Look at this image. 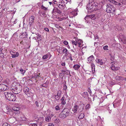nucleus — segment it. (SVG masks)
<instances>
[{
  "label": "nucleus",
  "instance_id": "nucleus-1",
  "mask_svg": "<svg viewBox=\"0 0 126 126\" xmlns=\"http://www.w3.org/2000/svg\"><path fill=\"white\" fill-rule=\"evenodd\" d=\"M53 6H57L61 9H63L65 7L64 2L63 0H54Z\"/></svg>",
  "mask_w": 126,
  "mask_h": 126
},
{
  "label": "nucleus",
  "instance_id": "nucleus-2",
  "mask_svg": "<svg viewBox=\"0 0 126 126\" xmlns=\"http://www.w3.org/2000/svg\"><path fill=\"white\" fill-rule=\"evenodd\" d=\"M4 95L7 100L12 101H14L16 100V97L10 92H6L4 93Z\"/></svg>",
  "mask_w": 126,
  "mask_h": 126
},
{
  "label": "nucleus",
  "instance_id": "nucleus-3",
  "mask_svg": "<svg viewBox=\"0 0 126 126\" xmlns=\"http://www.w3.org/2000/svg\"><path fill=\"white\" fill-rule=\"evenodd\" d=\"M98 3L97 2L89 3L87 6L86 8L91 10L92 11L97 10L98 9Z\"/></svg>",
  "mask_w": 126,
  "mask_h": 126
},
{
  "label": "nucleus",
  "instance_id": "nucleus-4",
  "mask_svg": "<svg viewBox=\"0 0 126 126\" xmlns=\"http://www.w3.org/2000/svg\"><path fill=\"white\" fill-rule=\"evenodd\" d=\"M22 90V86L20 85H16L12 87L11 90L13 93L17 94L20 93Z\"/></svg>",
  "mask_w": 126,
  "mask_h": 126
},
{
  "label": "nucleus",
  "instance_id": "nucleus-5",
  "mask_svg": "<svg viewBox=\"0 0 126 126\" xmlns=\"http://www.w3.org/2000/svg\"><path fill=\"white\" fill-rule=\"evenodd\" d=\"M107 8L106 9V12L108 13H113L115 10L114 8L112 5H111L109 3L107 4Z\"/></svg>",
  "mask_w": 126,
  "mask_h": 126
},
{
  "label": "nucleus",
  "instance_id": "nucleus-6",
  "mask_svg": "<svg viewBox=\"0 0 126 126\" xmlns=\"http://www.w3.org/2000/svg\"><path fill=\"white\" fill-rule=\"evenodd\" d=\"M6 109L8 110V111L6 112V113L7 114H12V111L14 110L16 111H18L19 109V108L16 107H14L12 108L13 110L9 109L8 107H7L6 108Z\"/></svg>",
  "mask_w": 126,
  "mask_h": 126
},
{
  "label": "nucleus",
  "instance_id": "nucleus-7",
  "mask_svg": "<svg viewBox=\"0 0 126 126\" xmlns=\"http://www.w3.org/2000/svg\"><path fill=\"white\" fill-rule=\"evenodd\" d=\"M9 89L8 85L1 84L0 85V92L7 90Z\"/></svg>",
  "mask_w": 126,
  "mask_h": 126
},
{
  "label": "nucleus",
  "instance_id": "nucleus-8",
  "mask_svg": "<svg viewBox=\"0 0 126 126\" xmlns=\"http://www.w3.org/2000/svg\"><path fill=\"white\" fill-rule=\"evenodd\" d=\"M54 7L52 11V14L53 15L56 14L57 13L60 14L62 12L61 10L58 9L57 7V6H53Z\"/></svg>",
  "mask_w": 126,
  "mask_h": 126
},
{
  "label": "nucleus",
  "instance_id": "nucleus-9",
  "mask_svg": "<svg viewBox=\"0 0 126 126\" xmlns=\"http://www.w3.org/2000/svg\"><path fill=\"white\" fill-rule=\"evenodd\" d=\"M68 113L64 111H63L62 113L60 114L59 116L60 118L63 119L68 115Z\"/></svg>",
  "mask_w": 126,
  "mask_h": 126
},
{
  "label": "nucleus",
  "instance_id": "nucleus-10",
  "mask_svg": "<svg viewBox=\"0 0 126 126\" xmlns=\"http://www.w3.org/2000/svg\"><path fill=\"white\" fill-rule=\"evenodd\" d=\"M115 63L114 61H113L111 62V69L114 71H115L118 70L120 68L119 67H115L113 65L114 63Z\"/></svg>",
  "mask_w": 126,
  "mask_h": 126
},
{
  "label": "nucleus",
  "instance_id": "nucleus-11",
  "mask_svg": "<svg viewBox=\"0 0 126 126\" xmlns=\"http://www.w3.org/2000/svg\"><path fill=\"white\" fill-rule=\"evenodd\" d=\"M7 51L6 49L3 50L2 48H0V56L1 58H3L4 57V55L3 53L5 52H6Z\"/></svg>",
  "mask_w": 126,
  "mask_h": 126
},
{
  "label": "nucleus",
  "instance_id": "nucleus-12",
  "mask_svg": "<svg viewBox=\"0 0 126 126\" xmlns=\"http://www.w3.org/2000/svg\"><path fill=\"white\" fill-rule=\"evenodd\" d=\"M35 19V17L33 16H32L29 18V24L30 26H31L32 23H33L34 20Z\"/></svg>",
  "mask_w": 126,
  "mask_h": 126
},
{
  "label": "nucleus",
  "instance_id": "nucleus-13",
  "mask_svg": "<svg viewBox=\"0 0 126 126\" xmlns=\"http://www.w3.org/2000/svg\"><path fill=\"white\" fill-rule=\"evenodd\" d=\"M77 10H75L72 11L70 12V15L71 16V17L75 16L77 15Z\"/></svg>",
  "mask_w": 126,
  "mask_h": 126
},
{
  "label": "nucleus",
  "instance_id": "nucleus-14",
  "mask_svg": "<svg viewBox=\"0 0 126 126\" xmlns=\"http://www.w3.org/2000/svg\"><path fill=\"white\" fill-rule=\"evenodd\" d=\"M79 108V106L75 105L72 108V111L74 113H76Z\"/></svg>",
  "mask_w": 126,
  "mask_h": 126
},
{
  "label": "nucleus",
  "instance_id": "nucleus-15",
  "mask_svg": "<svg viewBox=\"0 0 126 126\" xmlns=\"http://www.w3.org/2000/svg\"><path fill=\"white\" fill-rule=\"evenodd\" d=\"M44 121V118L43 117L40 118L38 119V123L40 126H42V123Z\"/></svg>",
  "mask_w": 126,
  "mask_h": 126
},
{
  "label": "nucleus",
  "instance_id": "nucleus-16",
  "mask_svg": "<svg viewBox=\"0 0 126 126\" xmlns=\"http://www.w3.org/2000/svg\"><path fill=\"white\" fill-rule=\"evenodd\" d=\"M47 112H50L48 114V115L49 116H50L51 117H52L54 116V114H53V113L52 112H50L49 110H48L47 111H44V114L45 115H47L48 114H47V113L45 114V113H46Z\"/></svg>",
  "mask_w": 126,
  "mask_h": 126
},
{
  "label": "nucleus",
  "instance_id": "nucleus-17",
  "mask_svg": "<svg viewBox=\"0 0 126 126\" xmlns=\"http://www.w3.org/2000/svg\"><path fill=\"white\" fill-rule=\"evenodd\" d=\"M119 37L122 41L125 40L126 39V37H125V36L122 33L119 34Z\"/></svg>",
  "mask_w": 126,
  "mask_h": 126
},
{
  "label": "nucleus",
  "instance_id": "nucleus-18",
  "mask_svg": "<svg viewBox=\"0 0 126 126\" xmlns=\"http://www.w3.org/2000/svg\"><path fill=\"white\" fill-rule=\"evenodd\" d=\"M111 3H113V4L116 5L120 6L121 5V4L120 3L117 2L115 1L114 0H108Z\"/></svg>",
  "mask_w": 126,
  "mask_h": 126
},
{
  "label": "nucleus",
  "instance_id": "nucleus-19",
  "mask_svg": "<svg viewBox=\"0 0 126 126\" xmlns=\"http://www.w3.org/2000/svg\"><path fill=\"white\" fill-rule=\"evenodd\" d=\"M29 88L27 87H25L23 89V91L26 94H29Z\"/></svg>",
  "mask_w": 126,
  "mask_h": 126
},
{
  "label": "nucleus",
  "instance_id": "nucleus-20",
  "mask_svg": "<svg viewBox=\"0 0 126 126\" xmlns=\"http://www.w3.org/2000/svg\"><path fill=\"white\" fill-rule=\"evenodd\" d=\"M27 35L26 32H24L22 33V34L19 35V37L21 38H25L27 37Z\"/></svg>",
  "mask_w": 126,
  "mask_h": 126
},
{
  "label": "nucleus",
  "instance_id": "nucleus-21",
  "mask_svg": "<svg viewBox=\"0 0 126 126\" xmlns=\"http://www.w3.org/2000/svg\"><path fill=\"white\" fill-rule=\"evenodd\" d=\"M88 62L90 63L91 62L93 61L94 60V56L93 55H91L88 58Z\"/></svg>",
  "mask_w": 126,
  "mask_h": 126
},
{
  "label": "nucleus",
  "instance_id": "nucleus-22",
  "mask_svg": "<svg viewBox=\"0 0 126 126\" xmlns=\"http://www.w3.org/2000/svg\"><path fill=\"white\" fill-rule=\"evenodd\" d=\"M95 61L97 63L101 65H102L103 64V62H102L101 59H96L95 60Z\"/></svg>",
  "mask_w": 126,
  "mask_h": 126
},
{
  "label": "nucleus",
  "instance_id": "nucleus-23",
  "mask_svg": "<svg viewBox=\"0 0 126 126\" xmlns=\"http://www.w3.org/2000/svg\"><path fill=\"white\" fill-rule=\"evenodd\" d=\"M80 67V65L78 64H75L73 66V68L75 70L78 71Z\"/></svg>",
  "mask_w": 126,
  "mask_h": 126
},
{
  "label": "nucleus",
  "instance_id": "nucleus-24",
  "mask_svg": "<svg viewBox=\"0 0 126 126\" xmlns=\"http://www.w3.org/2000/svg\"><path fill=\"white\" fill-rule=\"evenodd\" d=\"M83 41L81 40H79L78 41H77V46L79 47H81L80 45L82 43Z\"/></svg>",
  "mask_w": 126,
  "mask_h": 126
},
{
  "label": "nucleus",
  "instance_id": "nucleus-25",
  "mask_svg": "<svg viewBox=\"0 0 126 126\" xmlns=\"http://www.w3.org/2000/svg\"><path fill=\"white\" fill-rule=\"evenodd\" d=\"M12 57L13 58H15L18 57L19 55V54L17 52L14 53V54H12Z\"/></svg>",
  "mask_w": 126,
  "mask_h": 126
},
{
  "label": "nucleus",
  "instance_id": "nucleus-26",
  "mask_svg": "<svg viewBox=\"0 0 126 126\" xmlns=\"http://www.w3.org/2000/svg\"><path fill=\"white\" fill-rule=\"evenodd\" d=\"M63 50H62V53H65L66 55H67V50L65 48L63 47Z\"/></svg>",
  "mask_w": 126,
  "mask_h": 126
},
{
  "label": "nucleus",
  "instance_id": "nucleus-27",
  "mask_svg": "<svg viewBox=\"0 0 126 126\" xmlns=\"http://www.w3.org/2000/svg\"><path fill=\"white\" fill-rule=\"evenodd\" d=\"M61 100L62 101L61 103L62 104L64 105L66 103L65 100H66L65 99V97L63 96L62 99H61Z\"/></svg>",
  "mask_w": 126,
  "mask_h": 126
},
{
  "label": "nucleus",
  "instance_id": "nucleus-28",
  "mask_svg": "<svg viewBox=\"0 0 126 126\" xmlns=\"http://www.w3.org/2000/svg\"><path fill=\"white\" fill-rule=\"evenodd\" d=\"M51 117L49 116H46L45 117V120L47 122H49L50 120Z\"/></svg>",
  "mask_w": 126,
  "mask_h": 126
},
{
  "label": "nucleus",
  "instance_id": "nucleus-29",
  "mask_svg": "<svg viewBox=\"0 0 126 126\" xmlns=\"http://www.w3.org/2000/svg\"><path fill=\"white\" fill-rule=\"evenodd\" d=\"M84 116V115L83 113H81L79 116L78 118H79L82 119L83 118Z\"/></svg>",
  "mask_w": 126,
  "mask_h": 126
},
{
  "label": "nucleus",
  "instance_id": "nucleus-30",
  "mask_svg": "<svg viewBox=\"0 0 126 126\" xmlns=\"http://www.w3.org/2000/svg\"><path fill=\"white\" fill-rule=\"evenodd\" d=\"M48 84V82L47 81L45 83L42 84V86L45 87H47V85Z\"/></svg>",
  "mask_w": 126,
  "mask_h": 126
},
{
  "label": "nucleus",
  "instance_id": "nucleus-31",
  "mask_svg": "<svg viewBox=\"0 0 126 126\" xmlns=\"http://www.w3.org/2000/svg\"><path fill=\"white\" fill-rule=\"evenodd\" d=\"M20 70L21 72V73L23 75H24V73L26 72L25 70L23 69L22 68L20 69Z\"/></svg>",
  "mask_w": 126,
  "mask_h": 126
},
{
  "label": "nucleus",
  "instance_id": "nucleus-32",
  "mask_svg": "<svg viewBox=\"0 0 126 126\" xmlns=\"http://www.w3.org/2000/svg\"><path fill=\"white\" fill-rule=\"evenodd\" d=\"M48 54H46L44 55L42 57V59L44 60L47 59L48 57Z\"/></svg>",
  "mask_w": 126,
  "mask_h": 126
},
{
  "label": "nucleus",
  "instance_id": "nucleus-33",
  "mask_svg": "<svg viewBox=\"0 0 126 126\" xmlns=\"http://www.w3.org/2000/svg\"><path fill=\"white\" fill-rule=\"evenodd\" d=\"M41 9L44 10H47V9L48 8L47 7H45L43 5V4H42L41 5Z\"/></svg>",
  "mask_w": 126,
  "mask_h": 126
},
{
  "label": "nucleus",
  "instance_id": "nucleus-34",
  "mask_svg": "<svg viewBox=\"0 0 126 126\" xmlns=\"http://www.w3.org/2000/svg\"><path fill=\"white\" fill-rule=\"evenodd\" d=\"M90 18L91 19L94 20L95 19V17L94 15H89Z\"/></svg>",
  "mask_w": 126,
  "mask_h": 126
},
{
  "label": "nucleus",
  "instance_id": "nucleus-35",
  "mask_svg": "<svg viewBox=\"0 0 126 126\" xmlns=\"http://www.w3.org/2000/svg\"><path fill=\"white\" fill-rule=\"evenodd\" d=\"M37 35L38 36L36 37L37 39L39 41L41 40L40 35L38 34Z\"/></svg>",
  "mask_w": 126,
  "mask_h": 126
},
{
  "label": "nucleus",
  "instance_id": "nucleus-36",
  "mask_svg": "<svg viewBox=\"0 0 126 126\" xmlns=\"http://www.w3.org/2000/svg\"><path fill=\"white\" fill-rule=\"evenodd\" d=\"M109 55L110 56L111 60L112 61H113L114 59V56H112V54L110 53L109 54Z\"/></svg>",
  "mask_w": 126,
  "mask_h": 126
},
{
  "label": "nucleus",
  "instance_id": "nucleus-37",
  "mask_svg": "<svg viewBox=\"0 0 126 126\" xmlns=\"http://www.w3.org/2000/svg\"><path fill=\"white\" fill-rule=\"evenodd\" d=\"M90 108V106L89 104H88L86 106L85 108L86 110H88Z\"/></svg>",
  "mask_w": 126,
  "mask_h": 126
},
{
  "label": "nucleus",
  "instance_id": "nucleus-38",
  "mask_svg": "<svg viewBox=\"0 0 126 126\" xmlns=\"http://www.w3.org/2000/svg\"><path fill=\"white\" fill-rule=\"evenodd\" d=\"M120 1L122 4H126V0H120Z\"/></svg>",
  "mask_w": 126,
  "mask_h": 126
},
{
  "label": "nucleus",
  "instance_id": "nucleus-39",
  "mask_svg": "<svg viewBox=\"0 0 126 126\" xmlns=\"http://www.w3.org/2000/svg\"><path fill=\"white\" fill-rule=\"evenodd\" d=\"M60 96H59L58 95H56L55 96V99L57 100H59V99H60Z\"/></svg>",
  "mask_w": 126,
  "mask_h": 126
},
{
  "label": "nucleus",
  "instance_id": "nucleus-40",
  "mask_svg": "<svg viewBox=\"0 0 126 126\" xmlns=\"http://www.w3.org/2000/svg\"><path fill=\"white\" fill-rule=\"evenodd\" d=\"M121 76H117L115 77V79L117 80H121Z\"/></svg>",
  "mask_w": 126,
  "mask_h": 126
},
{
  "label": "nucleus",
  "instance_id": "nucleus-41",
  "mask_svg": "<svg viewBox=\"0 0 126 126\" xmlns=\"http://www.w3.org/2000/svg\"><path fill=\"white\" fill-rule=\"evenodd\" d=\"M72 41L73 45H75L76 46H77V41L76 42L74 40H72Z\"/></svg>",
  "mask_w": 126,
  "mask_h": 126
},
{
  "label": "nucleus",
  "instance_id": "nucleus-42",
  "mask_svg": "<svg viewBox=\"0 0 126 126\" xmlns=\"http://www.w3.org/2000/svg\"><path fill=\"white\" fill-rule=\"evenodd\" d=\"M83 109V108L82 107H80L78 110V111L79 112H81L82 111Z\"/></svg>",
  "mask_w": 126,
  "mask_h": 126
},
{
  "label": "nucleus",
  "instance_id": "nucleus-43",
  "mask_svg": "<svg viewBox=\"0 0 126 126\" xmlns=\"http://www.w3.org/2000/svg\"><path fill=\"white\" fill-rule=\"evenodd\" d=\"M108 46L106 45L104 46L103 47V49L105 50H108Z\"/></svg>",
  "mask_w": 126,
  "mask_h": 126
},
{
  "label": "nucleus",
  "instance_id": "nucleus-44",
  "mask_svg": "<svg viewBox=\"0 0 126 126\" xmlns=\"http://www.w3.org/2000/svg\"><path fill=\"white\" fill-rule=\"evenodd\" d=\"M62 92L61 91H59L58 92H57V95H58L59 96H61V94Z\"/></svg>",
  "mask_w": 126,
  "mask_h": 126
},
{
  "label": "nucleus",
  "instance_id": "nucleus-45",
  "mask_svg": "<svg viewBox=\"0 0 126 126\" xmlns=\"http://www.w3.org/2000/svg\"><path fill=\"white\" fill-rule=\"evenodd\" d=\"M2 126H11L10 124L7 123H4L3 124Z\"/></svg>",
  "mask_w": 126,
  "mask_h": 126
},
{
  "label": "nucleus",
  "instance_id": "nucleus-46",
  "mask_svg": "<svg viewBox=\"0 0 126 126\" xmlns=\"http://www.w3.org/2000/svg\"><path fill=\"white\" fill-rule=\"evenodd\" d=\"M65 71H66V72L65 73V74H66L67 75L68 74H70V72L69 71L67 70H65Z\"/></svg>",
  "mask_w": 126,
  "mask_h": 126
},
{
  "label": "nucleus",
  "instance_id": "nucleus-47",
  "mask_svg": "<svg viewBox=\"0 0 126 126\" xmlns=\"http://www.w3.org/2000/svg\"><path fill=\"white\" fill-rule=\"evenodd\" d=\"M55 123H58L60 122V121L58 119H57L55 120Z\"/></svg>",
  "mask_w": 126,
  "mask_h": 126
},
{
  "label": "nucleus",
  "instance_id": "nucleus-48",
  "mask_svg": "<svg viewBox=\"0 0 126 126\" xmlns=\"http://www.w3.org/2000/svg\"><path fill=\"white\" fill-rule=\"evenodd\" d=\"M89 18H90L89 16H86L85 17L84 19L86 20H87Z\"/></svg>",
  "mask_w": 126,
  "mask_h": 126
},
{
  "label": "nucleus",
  "instance_id": "nucleus-49",
  "mask_svg": "<svg viewBox=\"0 0 126 126\" xmlns=\"http://www.w3.org/2000/svg\"><path fill=\"white\" fill-rule=\"evenodd\" d=\"M21 119L22 120L25 121L26 120V118L25 117L23 116L22 117H21Z\"/></svg>",
  "mask_w": 126,
  "mask_h": 126
},
{
  "label": "nucleus",
  "instance_id": "nucleus-50",
  "mask_svg": "<svg viewBox=\"0 0 126 126\" xmlns=\"http://www.w3.org/2000/svg\"><path fill=\"white\" fill-rule=\"evenodd\" d=\"M55 109L56 110H60V108L58 106H57L55 107Z\"/></svg>",
  "mask_w": 126,
  "mask_h": 126
},
{
  "label": "nucleus",
  "instance_id": "nucleus-51",
  "mask_svg": "<svg viewBox=\"0 0 126 126\" xmlns=\"http://www.w3.org/2000/svg\"><path fill=\"white\" fill-rule=\"evenodd\" d=\"M94 66L95 65L93 63L92 64V70H93V69H94Z\"/></svg>",
  "mask_w": 126,
  "mask_h": 126
},
{
  "label": "nucleus",
  "instance_id": "nucleus-52",
  "mask_svg": "<svg viewBox=\"0 0 126 126\" xmlns=\"http://www.w3.org/2000/svg\"><path fill=\"white\" fill-rule=\"evenodd\" d=\"M63 43L64 45H67L68 44V42L66 40L64 41H63Z\"/></svg>",
  "mask_w": 126,
  "mask_h": 126
},
{
  "label": "nucleus",
  "instance_id": "nucleus-53",
  "mask_svg": "<svg viewBox=\"0 0 126 126\" xmlns=\"http://www.w3.org/2000/svg\"><path fill=\"white\" fill-rule=\"evenodd\" d=\"M54 0H53L52 2H49V3L50 5H51L52 4L53 6V4H54Z\"/></svg>",
  "mask_w": 126,
  "mask_h": 126
},
{
  "label": "nucleus",
  "instance_id": "nucleus-54",
  "mask_svg": "<svg viewBox=\"0 0 126 126\" xmlns=\"http://www.w3.org/2000/svg\"><path fill=\"white\" fill-rule=\"evenodd\" d=\"M67 88V86L65 85H64L63 86V90H66Z\"/></svg>",
  "mask_w": 126,
  "mask_h": 126
},
{
  "label": "nucleus",
  "instance_id": "nucleus-55",
  "mask_svg": "<svg viewBox=\"0 0 126 126\" xmlns=\"http://www.w3.org/2000/svg\"><path fill=\"white\" fill-rule=\"evenodd\" d=\"M54 125L52 123H49L48 125V126H54Z\"/></svg>",
  "mask_w": 126,
  "mask_h": 126
},
{
  "label": "nucleus",
  "instance_id": "nucleus-56",
  "mask_svg": "<svg viewBox=\"0 0 126 126\" xmlns=\"http://www.w3.org/2000/svg\"><path fill=\"white\" fill-rule=\"evenodd\" d=\"M89 3H93L94 2V0H89Z\"/></svg>",
  "mask_w": 126,
  "mask_h": 126
},
{
  "label": "nucleus",
  "instance_id": "nucleus-57",
  "mask_svg": "<svg viewBox=\"0 0 126 126\" xmlns=\"http://www.w3.org/2000/svg\"><path fill=\"white\" fill-rule=\"evenodd\" d=\"M33 117L35 118L36 119L37 118L38 116L36 114H34L33 116Z\"/></svg>",
  "mask_w": 126,
  "mask_h": 126
},
{
  "label": "nucleus",
  "instance_id": "nucleus-58",
  "mask_svg": "<svg viewBox=\"0 0 126 126\" xmlns=\"http://www.w3.org/2000/svg\"><path fill=\"white\" fill-rule=\"evenodd\" d=\"M44 30H45V31H46L47 32H49V29L47 28H45L44 29Z\"/></svg>",
  "mask_w": 126,
  "mask_h": 126
},
{
  "label": "nucleus",
  "instance_id": "nucleus-59",
  "mask_svg": "<svg viewBox=\"0 0 126 126\" xmlns=\"http://www.w3.org/2000/svg\"><path fill=\"white\" fill-rule=\"evenodd\" d=\"M35 104L36 105V106L37 107H38L39 106V105L38 104V101H36L35 102Z\"/></svg>",
  "mask_w": 126,
  "mask_h": 126
},
{
  "label": "nucleus",
  "instance_id": "nucleus-60",
  "mask_svg": "<svg viewBox=\"0 0 126 126\" xmlns=\"http://www.w3.org/2000/svg\"><path fill=\"white\" fill-rule=\"evenodd\" d=\"M61 50L62 49L61 48H59L58 49V52L60 54H61L62 53V52H61Z\"/></svg>",
  "mask_w": 126,
  "mask_h": 126
},
{
  "label": "nucleus",
  "instance_id": "nucleus-61",
  "mask_svg": "<svg viewBox=\"0 0 126 126\" xmlns=\"http://www.w3.org/2000/svg\"><path fill=\"white\" fill-rule=\"evenodd\" d=\"M65 62L63 63H62V64H61V65L63 66H65Z\"/></svg>",
  "mask_w": 126,
  "mask_h": 126
},
{
  "label": "nucleus",
  "instance_id": "nucleus-62",
  "mask_svg": "<svg viewBox=\"0 0 126 126\" xmlns=\"http://www.w3.org/2000/svg\"><path fill=\"white\" fill-rule=\"evenodd\" d=\"M32 126H37V125L35 123L32 124Z\"/></svg>",
  "mask_w": 126,
  "mask_h": 126
},
{
  "label": "nucleus",
  "instance_id": "nucleus-63",
  "mask_svg": "<svg viewBox=\"0 0 126 126\" xmlns=\"http://www.w3.org/2000/svg\"><path fill=\"white\" fill-rule=\"evenodd\" d=\"M70 56V60L71 61H72L73 60V59L72 58V57L71 56V54Z\"/></svg>",
  "mask_w": 126,
  "mask_h": 126
},
{
  "label": "nucleus",
  "instance_id": "nucleus-64",
  "mask_svg": "<svg viewBox=\"0 0 126 126\" xmlns=\"http://www.w3.org/2000/svg\"><path fill=\"white\" fill-rule=\"evenodd\" d=\"M83 94H84L86 96H87V93L86 92H84Z\"/></svg>",
  "mask_w": 126,
  "mask_h": 126
}]
</instances>
